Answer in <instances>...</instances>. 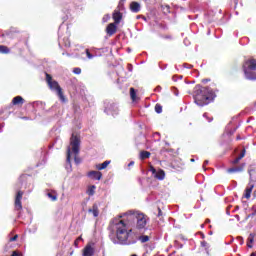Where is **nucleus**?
Returning a JSON list of instances; mask_svg holds the SVG:
<instances>
[{
	"mask_svg": "<svg viewBox=\"0 0 256 256\" xmlns=\"http://www.w3.org/2000/svg\"><path fill=\"white\" fill-rule=\"evenodd\" d=\"M252 211H254V212H252L251 214H249V215L247 216V219H249V218H251V217H255V215H256V208H255V206H252Z\"/></svg>",
	"mask_w": 256,
	"mask_h": 256,
	"instance_id": "7c9ffc66",
	"label": "nucleus"
},
{
	"mask_svg": "<svg viewBox=\"0 0 256 256\" xmlns=\"http://www.w3.org/2000/svg\"><path fill=\"white\" fill-rule=\"evenodd\" d=\"M245 169V163H242L240 166L232 167L227 170L228 173H242Z\"/></svg>",
	"mask_w": 256,
	"mask_h": 256,
	"instance_id": "4468645a",
	"label": "nucleus"
},
{
	"mask_svg": "<svg viewBox=\"0 0 256 256\" xmlns=\"http://www.w3.org/2000/svg\"><path fill=\"white\" fill-rule=\"evenodd\" d=\"M104 112L107 115H112L113 117H115V115H119V108L117 107V104L109 102L105 105Z\"/></svg>",
	"mask_w": 256,
	"mask_h": 256,
	"instance_id": "0eeeda50",
	"label": "nucleus"
},
{
	"mask_svg": "<svg viewBox=\"0 0 256 256\" xmlns=\"http://www.w3.org/2000/svg\"><path fill=\"white\" fill-rule=\"evenodd\" d=\"M243 157H245V149L242 150L241 154L238 156L240 160L243 159Z\"/></svg>",
	"mask_w": 256,
	"mask_h": 256,
	"instance_id": "ea45409f",
	"label": "nucleus"
},
{
	"mask_svg": "<svg viewBox=\"0 0 256 256\" xmlns=\"http://www.w3.org/2000/svg\"><path fill=\"white\" fill-rule=\"evenodd\" d=\"M234 211H239V206H236Z\"/></svg>",
	"mask_w": 256,
	"mask_h": 256,
	"instance_id": "680f3d73",
	"label": "nucleus"
},
{
	"mask_svg": "<svg viewBox=\"0 0 256 256\" xmlns=\"http://www.w3.org/2000/svg\"><path fill=\"white\" fill-rule=\"evenodd\" d=\"M130 97L132 101H135L137 99V91L135 88H130Z\"/></svg>",
	"mask_w": 256,
	"mask_h": 256,
	"instance_id": "5701e85b",
	"label": "nucleus"
},
{
	"mask_svg": "<svg viewBox=\"0 0 256 256\" xmlns=\"http://www.w3.org/2000/svg\"><path fill=\"white\" fill-rule=\"evenodd\" d=\"M239 161H241V158L237 157V158H235V159L232 161V163H233V165H237V163H239Z\"/></svg>",
	"mask_w": 256,
	"mask_h": 256,
	"instance_id": "4c0bfd02",
	"label": "nucleus"
},
{
	"mask_svg": "<svg viewBox=\"0 0 256 256\" xmlns=\"http://www.w3.org/2000/svg\"><path fill=\"white\" fill-rule=\"evenodd\" d=\"M46 81L49 89H51V91H55L60 101H62V103H65V96L63 95V90L61 89V86H59V82L53 80V78L49 74H46Z\"/></svg>",
	"mask_w": 256,
	"mask_h": 256,
	"instance_id": "39448f33",
	"label": "nucleus"
},
{
	"mask_svg": "<svg viewBox=\"0 0 256 256\" xmlns=\"http://www.w3.org/2000/svg\"><path fill=\"white\" fill-rule=\"evenodd\" d=\"M87 176L90 179H94V181H101V177H103V174L100 171H90L88 172Z\"/></svg>",
	"mask_w": 256,
	"mask_h": 256,
	"instance_id": "f8f14e48",
	"label": "nucleus"
},
{
	"mask_svg": "<svg viewBox=\"0 0 256 256\" xmlns=\"http://www.w3.org/2000/svg\"><path fill=\"white\" fill-rule=\"evenodd\" d=\"M247 247H249V249H251L252 247H253V245H251V244H247Z\"/></svg>",
	"mask_w": 256,
	"mask_h": 256,
	"instance_id": "4d7b16f0",
	"label": "nucleus"
},
{
	"mask_svg": "<svg viewBox=\"0 0 256 256\" xmlns=\"http://www.w3.org/2000/svg\"><path fill=\"white\" fill-rule=\"evenodd\" d=\"M122 217H126L128 225L135 227V229L141 233L147 231L149 216L141 211L129 210L110 221L108 227L110 231L109 238L114 245H135L137 239L133 238L131 230H127V224L121 220Z\"/></svg>",
	"mask_w": 256,
	"mask_h": 256,
	"instance_id": "f257e3e1",
	"label": "nucleus"
},
{
	"mask_svg": "<svg viewBox=\"0 0 256 256\" xmlns=\"http://www.w3.org/2000/svg\"><path fill=\"white\" fill-rule=\"evenodd\" d=\"M21 199H23V193H17L15 197L14 207L16 211H21L23 205L21 204Z\"/></svg>",
	"mask_w": 256,
	"mask_h": 256,
	"instance_id": "9b49d317",
	"label": "nucleus"
},
{
	"mask_svg": "<svg viewBox=\"0 0 256 256\" xmlns=\"http://www.w3.org/2000/svg\"><path fill=\"white\" fill-rule=\"evenodd\" d=\"M130 9L132 13H139V11H141V4H139L138 2H132L130 4Z\"/></svg>",
	"mask_w": 256,
	"mask_h": 256,
	"instance_id": "dca6fc26",
	"label": "nucleus"
},
{
	"mask_svg": "<svg viewBox=\"0 0 256 256\" xmlns=\"http://www.w3.org/2000/svg\"><path fill=\"white\" fill-rule=\"evenodd\" d=\"M235 218L237 219V221H239L240 219L239 215H235Z\"/></svg>",
	"mask_w": 256,
	"mask_h": 256,
	"instance_id": "bf43d9fd",
	"label": "nucleus"
},
{
	"mask_svg": "<svg viewBox=\"0 0 256 256\" xmlns=\"http://www.w3.org/2000/svg\"><path fill=\"white\" fill-rule=\"evenodd\" d=\"M70 145H71V151L74 154V161L76 164L81 163L79 158H77V155H79V147H81V138L79 135L73 133L70 138Z\"/></svg>",
	"mask_w": 256,
	"mask_h": 256,
	"instance_id": "423d86ee",
	"label": "nucleus"
},
{
	"mask_svg": "<svg viewBox=\"0 0 256 256\" xmlns=\"http://www.w3.org/2000/svg\"><path fill=\"white\" fill-rule=\"evenodd\" d=\"M156 217H163V211L161 210V207H157Z\"/></svg>",
	"mask_w": 256,
	"mask_h": 256,
	"instance_id": "2f4dec72",
	"label": "nucleus"
},
{
	"mask_svg": "<svg viewBox=\"0 0 256 256\" xmlns=\"http://www.w3.org/2000/svg\"><path fill=\"white\" fill-rule=\"evenodd\" d=\"M243 71L246 79L256 81V60L253 58L246 60L243 65Z\"/></svg>",
	"mask_w": 256,
	"mask_h": 256,
	"instance_id": "20e7f679",
	"label": "nucleus"
},
{
	"mask_svg": "<svg viewBox=\"0 0 256 256\" xmlns=\"http://www.w3.org/2000/svg\"><path fill=\"white\" fill-rule=\"evenodd\" d=\"M185 45H187V39L184 40Z\"/></svg>",
	"mask_w": 256,
	"mask_h": 256,
	"instance_id": "774afa93",
	"label": "nucleus"
},
{
	"mask_svg": "<svg viewBox=\"0 0 256 256\" xmlns=\"http://www.w3.org/2000/svg\"><path fill=\"white\" fill-rule=\"evenodd\" d=\"M203 117L207 118V113H204V114H203Z\"/></svg>",
	"mask_w": 256,
	"mask_h": 256,
	"instance_id": "338daca9",
	"label": "nucleus"
},
{
	"mask_svg": "<svg viewBox=\"0 0 256 256\" xmlns=\"http://www.w3.org/2000/svg\"><path fill=\"white\" fill-rule=\"evenodd\" d=\"M78 241H83V238L81 237V236H79L76 240H75V242H74V245L77 247V242Z\"/></svg>",
	"mask_w": 256,
	"mask_h": 256,
	"instance_id": "79ce46f5",
	"label": "nucleus"
},
{
	"mask_svg": "<svg viewBox=\"0 0 256 256\" xmlns=\"http://www.w3.org/2000/svg\"><path fill=\"white\" fill-rule=\"evenodd\" d=\"M113 19L116 25H119L121 23V19H123V15L119 11H114Z\"/></svg>",
	"mask_w": 256,
	"mask_h": 256,
	"instance_id": "f3484780",
	"label": "nucleus"
},
{
	"mask_svg": "<svg viewBox=\"0 0 256 256\" xmlns=\"http://www.w3.org/2000/svg\"><path fill=\"white\" fill-rule=\"evenodd\" d=\"M88 213H91L93 217H99V206L93 204L92 208L88 210Z\"/></svg>",
	"mask_w": 256,
	"mask_h": 256,
	"instance_id": "a211bd4d",
	"label": "nucleus"
},
{
	"mask_svg": "<svg viewBox=\"0 0 256 256\" xmlns=\"http://www.w3.org/2000/svg\"><path fill=\"white\" fill-rule=\"evenodd\" d=\"M177 76H173V81H177Z\"/></svg>",
	"mask_w": 256,
	"mask_h": 256,
	"instance_id": "e2e57ef3",
	"label": "nucleus"
},
{
	"mask_svg": "<svg viewBox=\"0 0 256 256\" xmlns=\"http://www.w3.org/2000/svg\"><path fill=\"white\" fill-rule=\"evenodd\" d=\"M172 91L176 97H179V90H177V88L172 87Z\"/></svg>",
	"mask_w": 256,
	"mask_h": 256,
	"instance_id": "e433bc0d",
	"label": "nucleus"
},
{
	"mask_svg": "<svg viewBox=\"0 0 256 256\" xmlns=\"http://www.w3.org/2000/svg\"><path fill=\"white\" fill-rule=\"evenodd\" d=\"M129 71H133V65L128 66Z\"/></svg>",
	"mask_w": 256,
	"mask_h": 256,
	"instance_id": "6e6d98bb",
	"label": "nucleus"
},
{
	"mask_svg": "<svg viewBox=\"0 0 256 256\" xmlns=\"http://www.w3.org/2000/svg\"><path fill=\"white\" fill-rule=\"evenodd\" d=\"M205 223H211L210 219H206Z\"/></svg>",
	"mask_w": 256,
	"mask_h": 256,
	"instance_id": "13d9d810",
	"label": "nucleus"
},
{
	"mask_svg": "<svg viewBox=\"0 0 256 256\" xmlns=\"http://www.w3.org/2000/svg\"><path fill=\"white\" fill-rule=\"evenodd\" d=\"M18 237H19L18 235H15V236L11 237V238L9 239V241H10V242L17 241Z\"/></svg>",
	"mask_w": 256,
	"mask_h": 256,
	"instance_id": "a19ab883",
	"label": "nucleus"
},
{
	"mask_svg": "<svg viewBox=\"0 0 256 256\" xmlns=\"http://www.w3.org/2000/svg\"><path fill=\"white\" fill-rule=\"evenodd\" d=\"M255 241V234H250L248 237V243H253Z\"/></svg>",
	"mask_w": 256,
	"mask_h": 256,
	"instance_id": "473e14b6",
	"label": "nucleus"
},
{
	"mask_svg": "<svg viewBox=\"0 0 256 256\" xmlns=\"http://www.w3.org/2000/svg\"><path fill=\"white\" fill-rule=\"evenodd\" d=\"M241 140V136H237V141Z\"/></svg>",
	"mask_w": 256,
	"mask_h": 256,
	"instance_id": "69168bd1",
	"label": "nucleus"
},
{
	"mask_svg": "<svg viewBox=\"0 0 256 256\" xmlns=\"http://www.w3.org/2000/svg\"><path fill=\"white\" fill-rule=\"evenodd\" d=\"M109 19H111V16L109 14L104 15V17L102 18L103 23H107V21H109Z\"/></svg>",
	"mask_w": 256,
	"mask_h": 256,
	"instance_id": "72a5a7b5",
	"label": "nucleus"
},
{
	"mask_svg": "<svg viewBox=\"0 0 256 256\" xmlns=\"http://www.w3.org/2000/svg\"><path fill=\"white\" fill-rule=\"evenodd\" d=\"M109 163H111V161H104L102 164L96 165V168L98 169V171H103V169H107Z\"/></svg>",
	"mask_w": 256,
	"mask_h": 256,
	"instance_id": "aec40b11",
	"label": "nucleus"
},
{
	"mask_svg": "<svg viewBox=\"0 0 256 256\" xmlns=\"http://www.w3.org/2000/svg\"><path fill=\"white\" fill-rule=\"evenodd\" d=\"M237 239H238L240 245H243V243H244V242H243V237H238Z\"/></svg>",
	"mask_w": 256,
	"mask_h": 256,
	"instance_id": "de8ad7c7",
	"label": "nucleus"
},
{
	"mask_svg": "<svg viewBox=\"0 0 256 256\" xmlns=\"http://www.w3.org/2000/svg\"><path fill=\"white\" fill-rule=\"evenodd\" d=\"M248 173H249L250 178L253 177V173H256V165L249 166Z\"/></svg>",
	"mask_w": 256,
	"mask_h": 256,
	"instance_id": "b1692460",
	"label": "nucleus"
},
{
	"mask_svg": "<svg viewBox=\"0 0 256 256\" xmlns=\"http://www.w3.org/2000/svg\"><path fill=\"white\" fill-rule=\"evenodd\" d=\"M73 73H74L75 75H81V68H79V67L74 68V69H73Z\"/></svg>",
	"mask_w": 256,
	"mask_h": 256,
	"instance_id": "f704fd0d",
	"label": "nucleus"
},
{
	"mask_svg": "<svg viewBox=\"0 0 256 256\" xmlns=\"http://www.w3.org/2000/svg\"><path fill=\"white\" fill-rule=\"evenodd\" d=\"M164 11L166 12V13H169V9H170V7H169V5H166V6H164Z\"/></svg>",
	"mask_w": 256,
	"mask_h": 256,
	"instance_id": "49530a36",
	"label": "nucleus"
},
{
	"mask_svg": "<svg viewBox=\"0 0 256 256\" xmlns=\"http://www.w3.org/2000/svg\"><path fill=\"white\" fill-rule=\"evenodd\" d=\"M207 246V242L206 241H202L201 242V247H206Z\"/></svg>",
	"mask_w": 256,
	"mask_h": 256,
	"instance_id": "3c124183",
	"label": "nucleus"
},
{
	"mask_svg": "<svg viewBox=\"0 0 256 256\" xmlns=\"http://www.w3.org/2000/svg\"><path fill=\"white\" fill-rule=\"evenodd\" d=\"M65 169H66V171H68V173L72 171V165H71V146H68V148H67V156H66Z\"/></svg>",
	"mask_w": 256,
	"mask_h": 256,
	"instance_id": "9d476101",
	"label": "nucleus"
},
{
	"mask_svg": "<svg viewBox=\"0 0 256 256\" xmlns=\"http://www.w3.org/2000/svg\"><path fill=\"white\" fill-rule=\"evenodd\" d=\"M33 179L31 176L27 174H23L18 179V190L16 193H31V189H33V184H31Z\"/></svg>",
	"mask_w": 256,
	"mask_h": 256,
	"instance_id": "7ed1b4c3",
	"label": "nucleus"
},
{
	"mask_svg": "<svg viewBox=\"0 0 256 256\" xmlns=\"http://www.w3.org/2000/svg\"><path fill=\"white\" fill-rule=\"evenodd\" d=\"M209 165V160H205L203 163V168L205 169V166Z\"/></svg>",
	"mask_w": 256,
	"mask_h": 256,
	"instance_id": "8fccbe9b",
	"label": "nucleus"
},
{
	"mask_svg": "<svg viewBox=\"0 0 256 256\" xmlns=\"http://www.w3.org/2000/svg\"><path fill=\"white\" fill-rule=\"evenodd\" d=\"M161 86H157L154 91H156V93H161Z\"/></svg>",
	"mask_w": 256,
	"mask_h": 256,
	"instance_id": "a18cd8bd",
	"label": "nucleus"
},
{
	"mask_svg": "<svg viewBox=\"0 0 256 256\" xmlns=\"http://www.w3.org/2000/svg\"><path fill=\"white\" fill-rule=\"evenodd\" d=\"M155 111L157 113H163V106H161L160 104H156L155 105Z\"/></svg>",
	"mask_w": 256,
	"mask_h": 256,
	"instance_id": "cd10ccee",
	"label": "nucleus"
},
{
	"mask_svg": "<svg viewBox=\"0 0 256 256\" xmlns=\"http://www.w3.org/2000/svg\"><path fill=\"white\" fill-rule=\"evenodd\" d=\"M201 238L205 239V234L203 232H200Z\"/></svg>",
	"mask_w": 256,
	"mask_h": 256,
	"instance_id": "5fc2aeb1",
	"label": "nucleus"
},
{
	"mask_svg": "<svg viewBox=\"0 0 256 256\" xmlns=\"http://www.w3.org/2000/svg\"><path fill=\"white\" fill-rule=\"evenodd\" d=\"M183 68H184V69H193V65L184 63V64H183Z\"/></svg>",
	"mask_w": 256,
	"mask_h": 256,
	"instance_id": "c9c22d12",
	"label": "nucleus"
},
{
	"mask_svg": "<svg viewBox=\"0 0 256 256\" xmlns=\"http://www.w3.org/2000/svg\"><path fill=\"white\" fill-rule=\"evenodd\" d=\"M215 97H217V94H215V90L211 87H203L201 85H196L194 87L193 99L198 107H205V105L213 103Z\"/></svg>",
	"mask_w": 256,
	"mask_h": 256,
	"instance_id": "f03ea898",
	"label": "nucleus"
},
{
	"mask_svg": "<svg viewBox=\"0 0 256 256\" xmlns=\"http://www.w3.org/2000/svg\"><path fill=\"white\" fill-rule=\"evenodd\" d=\"M46 195H47L48 199H51V201H57V194L47 193Z\"/></svg>",
	"mask_w": 256,
	"mask_h": 256,
	"instance_id": "bb28decb",
	"label": "nucleus"
},
{
	"mask_svg": "<svg viewBox=\"0 0 256 256\" xmlns=\"http://www.w3.org/2000/svg\"><path fill=\"white\" fill-rule=\"evenodd\" d=\"M253 187H255V183L250 182L248 186L246 187L244 193H252L253 192Z\"/></svg>",
	"mask_w": 256,
	"mask_h": 256,
	"instance_id": "412c9836",
	"label": "nucleus"
},
{
	"mask_svg": "<svg viewBox=\"0 0 256 256\" xmlns=\"http://www.w3.org/2000/svg\"><path fill=\"white\" fill-rule=\"evenodd\" d=\"M150 171H151L153 177H155V179H158V181H163V179H165V171L164 170L159 169L157 171V169H155V167L151 166Z\"/></svg>",
	"mask_w": 256,
	"mask_h": 256,
	"instance_id": "6e6552de",
	"label": "nucleus"
},
{
	"mask_svg": "<svg viewBox=\"0 0 256 256\" xmlns=\"http://www.w3.org/2000/svg\"><path fill=\"white\" fill-rule=\"evenodd\" d=\"M25 103V99L21 96H16L12 100V105H23Z\"/></svg>",
	"mask_w": 256,
	"mask_h": 256,
	"instance_id": "6ab92c4d",
	"label": "nucleus"
},
{
	"mask_svg": "<svg viewBox=\"0 0 256 256\" xmlns=\"http://www.w3.org/2000/svg\"><path fill=\"white\" fill-rule=\"evenodd\" d=\"M95 189H97V187L92 185L87 189L86 193H95Z\"/></svg>",
	"mask_w": 256,
	"mask_h": 256,
	"instance_id": "c756f323",
	"label": "nucleus"
},
{
	"mask_svg": "<svg viewBox=\"0 0 256 256\" xmlns=\"http://www.w3.org/2000/svg\"><path fill=\"white\" fill-rule=\"evenodd\" d=\"M93 255H95V248L93 247V243H88L82 251V256H93Z\"/></svg>",
	"mask_w": 256,
	"mask_h": 256,
	"instance_id": "1a4fd4ad",
	"label": "nucleus"
},
{
	"mask_svg": "<svg viewBox=\"0 0 256 256\" xmlns=\"http://www.w3.org/2000/svg\"><path fill=\"white\" fill-rule=\"evenodd\" d=\"M250 256H256V252H253Z\"/></svg>",
	"mask_w": 256,
	"mask_h": 256,
	"instance_id": "0e129e2a",
	"label": "nucleus"
},
{
	"mask_svg": "<svg viewBox=\"0 0 256 256\" xmlns=\"http://www.w3.org/2000/svg\"><path fill=\"white\" fill-rule=\"evenodd\" d=\"M133 165H135V162H134V161H131V162L128 164V167H133Z\"/></svg>",
	"mask_w": 256,
	"mask_h": 256,
	"instance_id": "603ef678",
	"label": "nucleus"
},
{
	"mask_svg": "<svg viewBox=\"0 0 256 256\" xmlns=\"http://www.w3.org/2000/svg\"><path fill=\"white\" fill-rule=\"evenodd\" d=\"M12 256H23V254H21V253H19V252H17V251H14V252L12 253Z\"/></svg>",
	"mask_w": 256,
	"mask_h": 256,
	"instance_id": "c03bdc74",
	"label": "nucleus"
},
{
	"mask_svg": "<svg viewBox=\"0 0 256 256\" xmlns=\"http://www.w3.org/2000/svg\"><path fill=\"white\" fill-rule=\"evenodd\" d=\"M151 157V153L148 151H142L140 153V159H149Z\"/></svg>",
	"mask_w": 256,
	"mask_h": 256,
	"instance_id": "4be33fe9",
	"label": "nucleus"
},
{
	"mask_svg": "<svg viewBox=\"0 0 256 256\" xmlns=\"http://www.w3.org/2000/svg\"><path fill=\"white\" fill-rule=\"evenodd\" d=\"M235 131H237V128H235L233 131H230L229 135H233V133H235Z\"/></svg>",
	"mask_w": 256,
	"mask_h": 256,
	"instance_id": "864d4df0",
	"label": "nucleus"
},
{
	"mask_svg": "<svg viewBox=\"0 0 256 256\" xmlns=\"http://www.w3.org/2000/svg\"><path fill=\"white\" fill-rule=\"evenodd\" d=\"M85 53H86V57H88V59H94L95 58V55L91 54L89 49H86Z\"/></svg>",
	"mask_w": 256,
	"mask_h": 256,
	"instance_id": "c85d7f7f",
	"label": "nucleus"
},
{
	"mask_svg": "<svg viewBox=\"0 0 256 256\" xmlns=\"http://www.w3.org/2000/svg\"><path fill=\"white\" fill-rule=\"evenodd\" d=\"M138 241H140L142 243H147V241H149V236H147V235L139 236Z\"/></svg>",
	"mask_w": 256,
	"mask_h": 256,
	"instance_id": "a878e982",
	"label": "nucleus"
},
{
	"mask_svg": "<svg viewBox=\"0 0 256 256\" xmlns=\"http://www.w3.org/2000/svg\"><path fill=\"white\" fill-rule=\"evenodd\" d=\"M58 41L59 45H64V47H71V42L69 41V38H61V28H59Z\"/></svg>",
	"mask_w": 256,
	"mask_h": 256,
	"instance_id": "ddd939ff",
	"label": "nucleus"
},
{
	"mask_svg": "<svg viewBox=\"0 0 256 256\" xmlns=\"http://www.w3.org/2000/svg\"><path fill=\"white\" fill-rule=\"evenodd\" d=\"M106 33L110 36L115 35V33H117V25H115V23H110L106 28Z\"/></svg>",
	"mask_w": 256,
	"mask_h": 256,
	"instance_id": "2eb2a0df",
	"label": "nucleus"
},
{
	"mask_svg": "<svg viewBox=\"0 0 256 256\" xmlns=\"http://www.w3.org/2000/svg\"><path fill=\"white\" fill-rule=\"evenodd\" d=\"M165 39H172L171 36H165Z\"/></svg>",
	"mask_w": 256,
	"mask_h": 256,
	"instance_id": "052dcab7",
	"label": "nucleus"
},
{
	"mask_svg": "<svg viewBox=\"0 0 256 256\" xmlns=\"http://www.w3.org/2000/svg\"><path fill=\"white\" fill-rule=\"evenodd\" d=\"M243 199H251V193H245Z\"/></svg>",
	"mask_w": 256,
	"mask_h": 256,
	"instance_id": "58836bf2",
	"label": "nucleus"
},
{
	"mask_svg": "<svg viewBox=\"0 0 256 256\" xmlns=\"http://www.w3.org/2000/svg\"><path fill=\"white\" fill-rule=\"evenodd\" d=\"M0 53H3V54L11 53V50L7 46L0 45Z\"/></svg>",
	"mask_w": 256,
	"mask_h": 256,
	"instance_id": "393cba45",
	"label": "nucleus"
},
{
	"mask_svg": "<svg viewBox=\"0 0 256 256\" xmlns=\"http://www.w3.org/2000/svg\"><path fill=\"white\" fill-rule=\"evenodd\" d=\"M66 16L63 17L64 21H67V19H69V10H67L66 12Z\"/></svg>",
	"mask_w": 256,
	"mask_h": 256,
	"instance_id": "37998d69",
	"label": "nucleus"
},
{
	"mask_svg": "<svg viewBox=\"0 0 256 256\" xmlns=\"http://www.w3.org/2000/svg\"><path fill=\"white\" fill-rule=\"evenodd\" d=\"M3 127H5V123L0 124V133H3Z\"/></svg>",
	"mask_w": 256,
	"mask_h": 256,
	"instance_id": "09e8293b",
	"label": "nucleus"
}]
</instances>
